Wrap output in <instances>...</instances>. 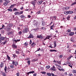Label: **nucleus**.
Here are the masks:
<instances>
[{
  "label": "nucleus",
  "instance_id": "3c124183",
  "mask_svg": "<svg viewBox=\"0 0 76 76\" xmlns=\"http://www.w3.org/2000/svg\"><path fill=\"white\" fill-rule=\"evenodd\" d=\"M30 62H31V61H27V63H28V64H29H29H30Z\"/></svg>",
  "mask_w": 76,
  "mask_h": 76
},
{
  "label": "nucleus",
  "instance_id": "a18cd8bd",
  "mask_svg": "<svg viewBox=\"0 0 76 76\" xmlns=\"http://www.w3.org/2000/svg\"><path fill=\"white\" fill-rule=\"evenodd\" d=\"M7 10L8 11H10V12H12V9H8Z\"/></svg>",
  "mask_w": 76,
  "mask_h": 76
},
{
  "label": "nucleus",
  "instance_id": "bf43d9fd",
  "mask_svg": "<svg viewBox=\"0 0 76 76\" xmlns=\"http://www.w3.org/2000/svg\"><path fill=\"white\" fill-rule=\"evenodd\" d=\"M30 60V58H27L26 59V60Z\"/></svg>",
  "mask_w": 76,
  "mask_h": 76
},
{
  "label": "nucleus",
  "instance_id": "c756f323",
  "mask_svg": "<svg viewBox=\"0 0 76 76\" xmlns=\"http://www.w3.org/2000/svg\"><path fill=\"white\" fill-rule=\"evenodd\" d=\"M20 17H21V18H25V16L23 15H22L20 16Z\"/></svg>",
  "mask_w": 76,
  "mask_h": 76
},
{
  "label": "nucleus",
  "instance_id": "ea45409f",
  "mask_svg": "<svg viewBox=\"0 0 76 76\" xmlns=\"http://www.w3.org/2000/svg\"><path fill=\"white\" fill-rule=\"evenodd\" d=\"M23 11H21L20 12H19V15H20V14H23Z\"/></svg>",
  "mask_w": 76,
  "mask_h": 76
},
{
  "label": "nucleus",
  "instance_id": "13d9d810",
  "mask_svg": "<svg viewBox=\"0 0 76 76\" xmlns=\"http://www.w3.org/2000/svg\"><path fill=\"white\" fill-rule=\"evenodd\" d=\"M53 62H54V63H57V61H56L55 60H53Z\"/></svg>",
  "mask_w": 76,
  "mask_h": 76
},
{
  "label": "nucleus",
  "instance_id": "c85d7f7f",
  "mask_svg": "<svg viewBox=\"0 0 76 76\" xmlns=\"http://www.w3.org/2000/svg\"><path fill=\"white\" fill-rule=\"evenodd\" d=\"M70 15H68L67 17L66 18V19L68 20H70Z\"/></svg>",
  "mask_w": 76,
  "mask_h": 76
},
{
  "label": "nucleus",
  "instance_id": "8fccbe9b",
  "mask_svg": "<svg viewBox=\"0 0 76 76\" xmlns=\"http://www.w3.org/2000/svg\"><path fill=\"white\" fill-rule=\"evenodd\" d=\"M7 42V41H5V42H3V44H4V45H5V44H6Z\"/></svg>",
  "mask_w": 76,
  "mask_h": 76
},
{
  "label": "nucleus",
  "instance_id": "aec40b11",
  "mask_svg": "<svg viewBox=\"0 0 76 76\" xmlns=\"http://www.w3.org/2000/svg\"><path fill=\"white\" fill-rule=\"evenodd\" d=\"M2 75L3 76H6V74L4 72H2Z\"/></svg>",
  "mask_w": 76,
  "mask_h": 76
},
{
  "label": "nucleus",
  "instance_id": "4d7b16f0",
  "mask_svg": "<svg viewBox=\"0 0 76 76\" xmlns=\"http://www.w3.org/2000/svg\"><path fill=\"white\" fill-rule=\"evenodd\" d=\"M71 42H75V41H74V40H73V39H71Z\"/></svg>",
  "mask_w": 76,
  "mask_h": 76
},
{
  "label": "nucleus",
  "instance_id": "f257e3e1",
  "mask_svg": "<svg viewBox=\"0 0 76 76\" xmlns=\"http://www.w3.org/2000/svg\"><path fill=\"white\" fill-rule=\"evenodd\" d=\"M11 31H10L8 34L9 35L11 36L12 37H13L14 35H13V33L14 32L13 31V30Z\"/></svg>",
  "mask_w": 76,
  "mask_h": 76
},
{
  "label": "nucleus",
  "instance_id": "ddd939ff",
  "mask_svg": "<svg viewBox=\"0 0 76 76\" xmlns=\"http://www.w3.org/2000/svg\"><path fill=\"white\" fill-rule=\"evenodd\" d=\"M64 9L65 10H68L70 9V7H66L64 8Z\"/></svg>",
  "mask_w": 76,
  "mask_h": 76
},
{
  "label": "nucleus",
  "instance_id": "f8f14e48",
  "mask_svg": "<svg viewBox=\"0 0 76 76\" xmlns=\"http://www.w3.org/2000/svg\"><path fill=\"white\" fill-rule=\"evenodd\" d=\"M19 14H20L19 12H15L14 13V14L15 15H18L19 16V15H20Z\"/></svg>",
  "mask_w": 76,
  "mask_h": 76
},
{
  "label": "nucleus",
  "instance_id": "0e129e2a",
  "mask_svg": "<svg viewBox=\"0 0 76 76\" xmlns=\"http://www.w3.org/2000/svg\"><path fill=\"white\" fill-rule=\"evenodd\" d=\"M3 3V0H0V3Z\"/></svg>",
  "mask_w": 76,
  "mask_h": 76
},
{
  "label": "nucleus",
  "instance_id": "e433bc0d",
  "mask_svg": "<svg viewBox=\"0 0 76 76\" xmlns=\"http://www.w3.org/2000/svg\"><path fill=\"white\" fill-rule=\"evenodd\" d=\"M5 72L6 73L7 72V67H5L4 68Z\"/></svg>",
  "mask_w": 76,
  "mask_h": 76
},
{
  "label": "nucleus",
  "instance_id": "de8ad7c7",
  "mask_svg": "<svg viewBox=\"0 0 76 76\" xmlns=\"http://www.w3.org/2000/svg\"><path fill=\"white\" fill-rule=\"evenodd\" d=\"M41 73H42V74H46V72H41Z\"/></svg>",
  "mask_w": 76,
  "mask_h": 76
},
{
  "label": "nucleus",
  "instance_id": "5701e85b",
  "mask_svg": "<svg viewBox=\"0 0 76 76\" xmlns=\"http://www.w3.org/2000/svg\"><path fill=\"white\" fill-rule=\"evenodd\" d=\"M7 4H8L7 3V1H5L3 4V5H4V6H7Z\"/></svg>",
  "mask_w": 76,
  "mask_h": 76
},
{
  "label": "nucleus",
  "instance_id": "c03bdc74",
  "mask_svg": "<svg viewBox=\"0 0 76 76\" xmlns=\"http://www.w3.org/2000/svg\"><path fill=\"white\" fill-rule=\"evenodd\" d=\"M76 4V2L73 3L71 5V6H73V5H75V4Z\"/></svg>",
  "mask_w": 76,
  "mask_h": 76
},
{
  "label": "nucleus",
  "instance_id": "4be33fe9",
  "mask_svg": "<svg viewBox=\"0 0 76 76\" xmlns=\"http://www.w3.org/2000/svg\"><path fill=\"white\" fill-rule=\"evenodd\" d=\"M53 43L54 44V47H56V46H57V44H56V41H54L53 42Z\"/></svg>",
  "mask_w": 76,
  "mask_h": 76
},
{
  "label": "nucleus",
  "instance_id": "4468645a",
  "mask_svg": "<svg viewBox=\"0 0 76 76\" xmlns=\"http://www.w3.org/2000/svg\"><path fill=\"white\" fill-rule=\"evenodd\" d=\"M70 12V11H65L64 12V13L65 14V15H67V14H68Z\"/></svg>",
  "mask_w": 76,
  "mask_h": 76
},
{
  "label": "nucleus",
  "instance_id": "a211bd4d",
  "mask_svg": "<svg viewBox=\"0 0 76 76\" xmlns=\"http://www.w3.org/2000/svg\"><path fill=\"white\" fill-rule=\"evenodd\" d=\"M45 23L44 22V21H42V26H44V25H45Z\"/></svg>",
  "mask_w": 76,
  "mask_h": 76
},
{
  "label": "nucleus",
  "instance_id": "864d4df0",
  "mask_svg": "<svg viewBox=\"0 0 76 76\" xmlns=\"http://www.w3.org/2000/svg\"><path fill=\"white\" fill-rule=\"evenodd\" d=\"M21 53L23 54V55H24V53H23V50H22Z\"/></svg>",
  "mask_w": 76,
  "mask_h": 76
},
{
  "label": "nucleus",
  "instance_id": "cd10ccee",
  "mask_svg": "<svg viewBox=\"0 0 76 76\" xmlns=\"http://www.w3.org/2000/svg\"><path fill=\"white\" fill-rule=\"evenodd\" d=\"M4 63L1 62V63L0 65V67H3L4 66V65L3 64Z\"/></svg>",
  "mask_w": 76,
  "mask_h": 76
},
{
  "label": "nucleus",
  "instance_id": "7c9ffc66",
  "mask_svg": "<svg viewBox=\"0 0 76 76\" xmlns=\"http://www.w3.org/2000/svg\"><path fill=\"white\" fill-rule=\"evenodd\" d=\"M52 45H53V44H51L50 45V46H48V47L51 48H54V47H53V46H52Z\"/></svg>",
  "mask_w": 76,
  "mask_h": 76
},
{
  "label": "nucleus",
  "instance_id": "680f3d73",
  "mask_svg": "<svg viewBox=\"0 0 76 76\" xmlns=\"http://www.w3.org/2000/svg\"><path fill=\"white\" fill-rule=\"evenodd\" d=\"M31 43H32V40H30L29 44H31Z\"/></svg>",
  "mask_w": 76,
  "mask_h": 76
},
{
  "label": "nucleus",
  "instance_id": "bb28decb",
  "mask_svg": "<svg viewBox=\"0 0 76 76\" xmlns=\"http://www.w3.org/2000/svg\"><path fill=\"white\" fill-rule=\"evenodd\" d=\"M50 52H53V51H55L56 52H57V50H50Z\"/></svg>",
  "mask_w": 76,
  "mask_h": 76
},
{
  "label": "nucleus",
  "instance_id": "09e8293b",
  "mask_svg": "<svg viewBox=\"0 0 76 76\" xmlns=\"http://www.w3.org/2000/svg\"><path fill=\"white\" fill-rule=\"evenodd\" d=\"M13 56L14 57V58H15V57H17V56H16V55H15V54H14L13 55Z\"/></svg>",
  "mask_w": 76,
  "mask_h": 76
},
{
  "label": "nucleus",
  "instance_id": "9d476101",
  "mask_svg": "<svg viewBox=\"0 0 76 76\" xmlns=\"http://www.w3.org/2000/svg\"><path fill=\"white\" fill-rule=\"evenodd\" d=\"M43 1L41 0L40 1H38L37 2V4H38V5H41V4H42V3L43 2Z\"/></svg>",
  "mask_w": 76,
  "mask_h": 76
},
{
  "label": "nucleus",
  "instance_id": "473e14b6",
  "mask_svg": "<svg viewBox=\"0 0 76 76\" xmlns=\"http://www.w3.org/2000/svg\"><path fill=\"white\" fill-rule=\"evenodd\" d=\"M7 59H8V60H11L10 58V57H9V56H8V55H7Z\"/></svg>",
  "mask_w": 76,
  "mask_h": 76
},
{
  "label": "nucleus",
  "instance_id": "37998d69",
  "mask_svg": "<svg viewBox=\"0 0 76 76\" xmlns=\"http://www.w3.org/2000/svg\"><path fill=\"white\" fill-rule=\"evenodd\" d=\"M47 75H48L49 76H51V73H47Z\"/></svg>",
  "mask_w": 76,
  "mask_h": 76
},
{
  "label": "nucleus",
  "instance_id": "c9c22d12",
  "mask_svg": "<svg viewBox=\"0 0 76 76\" xmlns=\"http://www.w3.org/2000/svg\"><path fill=\"white\" fill-rule=\"evenodd\" d=\"M13 11H15V12H16V11H18V9L16 8H14L13 10Z\"/></svg>",
  "mask_w": 76,
  "mask_h": 76
},
{
  "label": "nucleus",
  "instance_id": "393cba45",
  "mask_svg": "<svg viewBox=\"0 0 76 76\" xmlns=\"http://www.w3.org/2000/svg\"><path fill=\"white\" fill-rule=\"evenodd\" d=\"M15 52L17 54H20V52L19 51V50H16Z\"/></svg>",
  "mask_w": 76,
  "mask_h": 76
},
{
  "label": "nucleus",
  "instance_id": "2eb2a0df",
  "mask_svg": "<svg viewBox=\"0 0 76 76\" xmlns=\"http://www.w3.org/2000/svg\"><path fill=\"white\" fill-rule=\"evenodd\" d=\"M15 6H16V5L15 4H12L9 8V9H12V8H13V7H14Z\"/></svg>",
  "mask_w": 76,
  "mask_h": 76
},
{
  "label": "nucleus",
  "instance_id": "a19ab883",
  "mask_svg": "<svg viewBox=\"0 0 76 76\" xmlns=\"http://www.w3.org/2000/svg\"><path fill=\"white\" fill-rule=\"evenodd\" d=\"M18 62H17V61L15 62L14 65H15V66H17V65H18Z\"/></svg>",
  "mask_w": 76,
  "mask_h": 76
},
{
  "label": "nucleus",
  "instance_id": "412c9836",
  "mask_svg": "<svg viewBox=\"0 0 76 76\" xmlns=\"http://www.w3.org/2000/svg\"><path fill=\"white\" fill-rule=\"evenodd\" d=\"M74 34H75L74 32H71L70 33H69V36H72V35H73Z\"/></svg>",
  "mask_w": 76,
  "mask_h": 76
},
{
  "label": "nucleus",
  "instance_id": "39448f33",
  "mask_svg": "<svg viewBox=\"0 0 76 76\" xmlns=\"http://www.w3.org/2000/svg\"><path fill=\"white\" fill-rule=\"evenodd\" d=\"M37 38H40L41 39H43V37L41 35H37Z\"/></svg>",
  "mask_w": 76,
  "mask_h": 76
},
{
  "label": "nucleus",
  "instance_id": "0eeeda50",
  "mask_svg": "<svg viewBox=\"0 0 76 76\" xmlns=\"http://www.w3.org/2000/svg\"><path fill=\"white\" fill-rule=\"evenodd\" d=\"M51 36L50 35H48L44 39V40H46V39H50V38H51Z\"/></svg>",
  "mask_w": 76,
  "mask_h": 76
},
{
  "label": "nucleus",
  "instance_id": "dca6fc26",
  "mask_svg": "<svg viewBox=\"0 0 76 76\" xmlns=\"http://www.w3.org/2000/svg\"><path fill=\"white\" fill-rule=\"evenodd\" d=\"M31 46L32 47H35V45H36V44L35 43V42H33L31 45Z\"/></svg>",
  "mask_w": 76,
  "mask_h": 76
},
{
  "label": "nucleus",
  "instance_id": "72a5a7b5",
  "mask_svg": "<svg viewBox=\"0 0 76 76\" xmlns=\"http://www.w3.org/2000/svg\"><path fill=\"white\" fill-rule=\"evenodd\" d=\"M41 11L42 10H40L39 11H38L37 13V14H40Z\"/></svg>",
  "mask_w": 76,
  "mask_h": 76
},
{
  "label": "nucleus",
  "instance_id": "4c0bfd02",
  "mask_svg": "<svg viewBox=\"0 0 76 76\" xmlns=\"http://www.w3.org/2000/svg\"><path fill=\"white\" fill-rule=\"evenodd\" d=\"M72 72L73 73H75V74H76V70H73L72 71Z\"/></svg>",
  "mask_w": 76,
  "mask_h": 76
},
{
  "label": "nucleus",
  "instance_id": "052dcab7",
  "mask_svg": "<svg viewBox=\"0 0 76 76\" xmlns=\"http://www.w3.org/2000/svg\"><path fill=\"white\" fill-rule=\"evenodd\" d=\"M42 9H44L45 8V5H42Z\"/></svg>",
  "mask_w": 76,
  "mask_h": 76
},
{
  "label": "nucleus",
  "instance_id": "1a4fd4ad",
  "mask_svg": "<svg viewBox=\"0 0 76 76\" xmlns=\"http://www.w3.org/2000/svg\"><path fill=\"white\" fill-rule=\"evenodd\" d=\"M12 41L13 42V44H16L17 43V40L15 39H13Z\"/></svg>",
  "mask_w": 76,
  "mask_h": 76
},
{
  "label": "nucleus",
  "instance_id": "2f4dec72",
  "mask_svg": "<svg viewBox=\"0 0 76 76\" xmlns=\"http://www.w3.org/2000/svg\"><path fill=\"white\" fill-rule=\"evenodd\" d=\"M57 64H61V61H57Z\"/></svg>",
  "mask_w": 76,
  "mask_h": 76
},
{
  "label": "nucleus",
  "instance_id": "9b49d317",
  "mask_svg": "<svg viewBox=\"0 0 76 76\" xmlns=\"http://www.w3.org/2000/svg\"><path fill=\"white\" fill-rule=\"evenodd\" d=\"M6 38H7L6 37H0V39L1 40H2V41H4Z\"/></svg>",
  "mask_w": 76,
  "mask_h": 76
},
{
  "label": "nucleus",
  "instance_id": "423d86ee",
  "mask_svg": "<svg viewBox=\"0 0 76 76\" xmlns=\"http://www.w3.org/2000/svg\"><path fill=\"white\" fill-rule=\"evenodd\" d=\"M34 38V37L33 36V35L30 34L29 36L27 37V38Z\"/></svg>",
  "mask_w": 76,
  "mask_h": 76
},
{
  "label": "nucleus",
  "instance_id": "5fc2aeb1",
  "mask_svg": "<svg viewBox=\"0 0 76 76\" xmlns=\"http://www.w3.org/2000/svg\"><path fill=\"white\" fill-rule=\"evenodd\" d=\"M16 75H17V76H19V72H18L17 73H16Z\"/></svg>",
  "mask_w": 76,
  "mask_h": 76
},
{
  "label": "nucleus",
  "instance_id": "6e6552de",
  "mask_svg": "<svg viewBox=\"0 0 76 76\" xmlns=\"http://www.w3.org/2000/svg\"><path fill=\"white\" fill-rule=\"evenodd\" d=\"M15 44H13L12 46L13 48H15L16 49L17 48V46Z\"/></svg>",
  "mask_w": 76,
  "mask_h": 76
},
{
  "label": "nucleus",
  "instance_id": "774afa93",
  "mask_svg": "<svg viewBox=\"0 0 76 76\" xmlns=\"http://www.w3.org/2000/svg\"><path fill=\"white\" fill-rule=\"evenodd\" d=\"M37 76V74L35 73L33 74V76Z\"/></svg>",
  "mask_w": 76,
  "mask_h": 76
},
{
  "label": "nucleus",
  "instance_id": "f03ea898",
  "mask_svg": "<svg viewBox=\"0 0 76 76\" xmlns=\"http://www.w3.org/2000/svg\"><path fill=\"white\" fill-rule=\"evenodd\" d=\"M28 31H29V28H25L23 30V33H27Z\"/></svg>",
  "mask_w": 76,
  "mask_h": 76
},
{
  "label": "nucleus",
  "instance_id": "b1692460",
  "mask_svg": "<svg viewBox=\"0 0 76 76\" xmlns=\"http://www.w3.org/2000/svg\"><path fill=\"white\" fill-rule=\"evenodd\" d=\"M55 25L54 24H53L52 26H51L50 27V29L53 30V28H54V27L55 26H54Z\"/></svg>",
  "mask_w": 76,
  "mask_h": 76
},
{
  "label": "nucleus",
  "instance_id": "603ef678",
  "mask_svg": "<svg viewBox=\"0 0 76 76\" xmlns=\"http://www.w3.org/2000/svg\"><path fill=\"white\" fill-rule=\"evenodd\" d=\"M40 50H41L40 48H39V49H37V51H36L35 52H37V51H39Z\"/></svg>",
  "mask_w": 76,
  "mask_h": 76
},
{
  "label": "nucleus",
  "instance_id": "a878e982",
  "mask_svg": "<svg viewBox=\"0 0 76 76\" xmlns=\"http://www.w3.org/2000/svg\"><path fill=\"white\" fill-rule=\"evenodd\" d=\"M37 60H38V59H33V60H31V61L32 62H33L34 61H37Z\"/></svg>",
  "mask_w": 76,
  "mask_h": 76
},
{
  "label": "nucleus",
  "instance_id": "6e6d98bb",
  "mask_svg": "<svg viewBox=\"0 0 76 76\" xmlns=\"http://www.w3.org/2000/svg\"><path fill=\"white\" fill-rule=\"evenodd\" d=\"M53 22H54L53 21V20H52V21L51 22V23H50V25H51L52 23H53Z\"/></svg>",
  "mask_w": 76,
  "mask_h": 76
},
{
  "label": "nucleus",
  "instance_id": "f3484780",
  "mask_svg": "<svg viewBox=\"0 0 76 76\" xmlns=\"http://www.w3.org/2000/svg\"><path fill=\"white\" fill-rule=\"evenodd\" d=\"M7 26L10 28H12V27L13 26V24H12L10 23L9 24L8 26Z\"/></svg>",
  "mask_w": 76,
  "mask_h": 76
},
{
  "label": "nucleus",
  "instance_id": "f704fd0d",
  "mask_svg": "<svg viewBox=\"0 0 76 76\" xmlns=\"http://www.w3.org/2000/svg\"><path fill=\"white\" fill-rule=\"evenodd\" d=\"M22 34V31H19L18 32V35H21Z\"/></svg>",
  "mask_w": 76,
  "mask_h": 76
},
{
  "label": "nucleus",
  "instance_id": "69168bd1",
  "mask_svg": "<svg viewBox=\"0 0 76 76\" xmlns=\"http://www.w3.org/2000/svg\"><path fill=\"white\" fill-rule=\"evenodd\" d=\"M24 45H28V43H26V42H25V43H24Z\"/></svg>",
  "mask_w": 76,
  "mask_h": 76
},
{
  "label": "nucleus",
  "instance_id": "7ed1b4c3",
  "mask_svg": "<svg viewBox=\"0 0 76 76\" xmlns=\"http://www.w3.org/2000/svg\"><path fill=\"white\" fill-rule=\"evenodd\" d=\"M31 4L34 6V7H35V6L36 5V1H32L31 2Z\"/></svg>",
  "mask_w": 76,
  "mask_h": 76
},
{
  "label": "nucleus",
  "instance_id": "49530a36",
  "mask_svg": "<svg viewBox=\"0 0 76 76\" xmlns=\"http://www.w3.org/2000/svg\"><path fill=\"white\" fill-rule=\"evenodd\" d=\"M67 31L68 32H71V30L70 29H68L67 30Z\"/></svg>",
  "mask_w": 76,
  "mask_h": 76
},
{
  "label": "nucleus",
  "instance_id": "e2e57ef3",
  "mask_svg": "<svg viewBox=\"0 0 76 76\" xmlns=\"http://www.w3.org/2000/svg\"><path fill=\"white\" fill-rule=\"evenodd\" d=\"M10 2V1L7 0V4H8Z\"/></svg>",
  "mask_w": 76,
  "mask_h": 76
},
{
  "label": "nucleus",
  "instance_id": "338daca9",
  "mask_svg": "<svg viewBox=\"0 0 76 76\" xmlns=\"http://www.w3.org/2000/svg\"><path fill=\"white\" fill-rule=\"evenodd\" d=\"M41 29H45V27H43Z\"/></svg>",
  "mask_w": 76,
  "mask_h": 76
},
{
  "label": "nucleus",
  "instance_id": "20e7f679",
  "mask_svg": "<svg viewBox=\"0 0 76 76\" xmlns=\"http://www.w3.org/2000/svg\"><path fill=\"white\" fill-rule=\"evenodd\" d=\"M6 28H7V31H13V29H12V28H11L10 27H9L8 26H7L6 27Z\"/></svg>",
  "mask_w": 76,
  "mask_h": 76
},
{
  "label": "nucleus",
  "instance_id": "79ce46f5",
  "mask_svg": "<svg viewBox=\"0 0 76 76\" xmlns=\"http://www.w3.org/2000/svg\"><path fill=\"white\" fill-rule=\"evenodd\" d=\"M69 14H72V13H73V11H69Z\"/></svg>",
  "mask_w": 76,
  "mask_h": 76
},
{
  "label": "nucleus",
  "instance_id": "6ab92c4d",
  "mask_svg": "<svg viewBox=\"0 0 76 76\" xmlns=\"http://www.w3.org/2000/svg\"><path fill=\"white\" fill-rule=\"evenodd\" d=\"M50 70H53V71H55V67H51L50 68Z\"/></svg>",
  "mask_w": 76,
  "mask_h": 76
},
{
  "label": "nucleus",
  "instance_id": "58836bf2",
  "mask_svg": "<svg viewBox=\"0 0 76 76\" xmlns=\"http://www.w3.org/2000/svg\"><path fill=\"white\" fill-rule=\"evenodd\" d=\"M34 73H35V71H31L29 72V73L30 74L32 73V74H33Z\"/></svg>",
  "mask_w": 76,
  "mask_h": 76
}]
</instances>
